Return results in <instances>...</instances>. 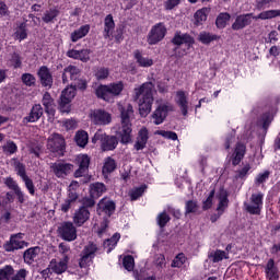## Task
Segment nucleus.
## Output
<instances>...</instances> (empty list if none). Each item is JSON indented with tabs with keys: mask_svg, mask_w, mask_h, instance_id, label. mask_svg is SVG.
I'll list each match as a JSON object with an SVG mask.
<instances>
[{
	"mask_svg": "<svg viewBox=\"0 0 280 280\" xmlns=\"http://www.w3.org/2000/svg\"><path fill=\"white\" fill-rule=\"evenodd\" d=\"M118 110L120 113V128L118 135L120 137V143H130L132 141V119H135V108L132 104H118Z\"/></svg>",
	"mask_w": 280,
	"mask_h": 280,
	"instance_id": "f257e3e1",
	"label": "nucleus"
},
{
	"mask_svg": "<svg viewBox=\"0 0 280 280\" xmlns=\"http://www.w3.org/2000/svg\"><path fill=\"white\" fill-rule=\"evenodd\" d=\"M136 100H139V113L145 117L152 113L154 104V85L152 82H145L140 88L135 89Z\"/></svg>",
	"mask_w": 280,
	"mask_h": 280,
	"instance_id": "f03ea898",
	"label": "nucleus"
},
{
	"mask_svg": "<svg viewBox=\"0 0 280 280\" xmlns=\"http://www.w3.org/2000/svg\"><path fill=\"white\" fill-rule=\"evenodd\" d=\"M97 141L101 142V150H103V152H110L119 145L117 137L108 136L102 130L96 131L92 138V143H97Z\"/></svg>",
	"mask_w": 280,
	"mask_h": 280,
	"instance_id": "7ed1b4c3",
	"label": "nucleus"
},
{
	"mask_svg": "<svg viewBox=\"0 0 280 280\" xmlns=\"http://www.w3.org/2000/svg\"><path fill=\"white\" fill-rule=\"evenodd\" d=\"M170 113H174V105L170 102H161L158 104L155 110L151 115L153 119V124L155 126H161L165 119H167V116Z\"/></svg>",
	"mask_w": 280,
	"mask_h": 280,
	"instance_id": "20e7f679",
	"label": "nucleus"
},
{
	"mask_svg": "<svg viewBox=\"0 0 280 280\" xmlns=\"http://www.w3.org/2000/svg\"><path fill=\"white\" fill-rule=\"evenodd\" d=\"M58 237L65 242H75L78 240V228L71 221L60 223L57 229Z\"/></svg>",
	"mask_w": 280,
	"mask_h": 280,
	"instance_id": "39448f33",
	"label": "nucleus"
},
{
	"mask_svg": "<svg viewBox=\"0 0 280 280\" xmlns=\"http://www.w3.org/2000/svg\"><path fill=\"white\" fill-rule=\"evenodd\" d=\"M30 271L26 269L14 270V267L7 265L0 269V280H26Z\"/></svg>",
	"mask_w": 280,
	"mask_h": 280,
	"instance_id": "423d86ee",
	"label": "nucleus"
},
{
	"mask_svg": "<svg viewBox=\"0 0 280 280\" xmlns=\"http://www.w3.org/2000/svg\"><path fill=\"white\" fill-rule=\"evenodd\" d=\"M264 207V195L261 192L253 194L249 202H244V209L250 215H260Z\"/></svg>",
	"mask_w": 280,
	"mask_h": 280,
	"instance_id": "0eeeda50",
	"label": "nucleus"
},
{
	"mask_svg": "<svg viewBox=\"0 0 280 280\" xmlns=\"http://www.w3.org/2000/svg\"><path fill=\"white\" fill-rule=\"evenodd\" d=\"M75 91L77 88L70 85L61 92L59 102L60 113H71V101L75 97Z\"/></svg>",
	"mask_w": 280,
	"mask_h": 280,
	"instance_id": "6e6552de",
	"label": "nucleus"
},
{
	"mask_svg": "<svg viewBox=\"0 0 280 280\" xmlns=\"http://www.w3.org/2000/svg\"><path fill=\"white\" fill-rule=\"evenodd\" d=\"M50 172L54 173L56 178H67L73 172V164L65 161H57L50 164Z\"/></svg>",
	"mask_w": 280,
	"mask_h": 280,
	"instance_id": "1a4fd4ad",
	"label": "nucleus"
},
{
	"mask_svg": "<svg viewBox=\"0 0 280 280\" xmlns=\"http://www.w3.org/2000/svg\"><path fill=\"white\" fill-rule=\"evenodd\" d=\"M165 34H167V27H165V24H155L148 35L149 45H156L158 43H161V40L165 38Z\"/></svg>",
	"mask_w": 280,
	"mask_h": 280,
	"instance_id": "9d476101",
	"label": "nucleus"
},
{
	"mask_svg": "<svg viewBox=\"0 0 280 280\" xmlns=\"http://www.w3.org/2000/svg\"><path fill=\"white\" fill-rule=\"evenodd\" d=\"M24 235L25 234L23 233L12 234L10 241L3 245L4 250H7V253H12L14 250L25 248V246H27V243L23 241Z\"/></svg>",
	"mask_w": 280,
	"mask_h": 280,
	"instance_id": "9b49d317",
	"label": "nucleus"
},
{
	"mask_svg": "<svg viewBox=\"0 0 280 280\" xmlns=\"http://www.w3.org/2000/svg\"><path fill=\"white\" fill-rule=\"evenodd\" d=\"M47 148L50 150V152H57V154L62 155L65 152V138L60 136L59 133H52L47 141Z\"/></svg>",
	"mask_w": 280,
	"mask_h": 280,
	"instance_id": "f8f14e48",
	"label": "nucleus"
},
{
	"mask_svg": "<svg viewBox=\"0 0 280 280\" xmlns=\"http://www.w3.org/2000/svg\"><path fill=\"white\" fill-rule=\"evenodd\" d=\"M97 252V245L91 243L82 252V257L79 261L80 268H86L93 261V256Z\"/></svg>",
	"mask_w": 280,
	"mask_h": 280,
	"instance_id": "ddd939ff",
	"label": "nucleus"
},
{
	"mask_svg": "<svg viewBox=\"0 0 280 280\" xmlns=\"http://www.w3.org/2000/svg\"><path fill=\"white\" fill-rule=\"evenodd\" d=\"M37 77L42 86L45 89H51L54 86V75L47 66H42L37 71Z\"/></svg>",
	"mask_w": 280,
	"mask_h": 280,
	"instance_id": "4468645a",
	"label": "nucleus"
},
{
	"mask_svg": "<svg viewBox=\"0 0 280 280\" xmlns=\"http://www.w3.org/2000/svg\"><path fill=\"white\" fill-rule=\"evenodd\" d=\"M91 119L96 126H108L113 118L108 112L103 109H96L91 114Z\"/></svg>",
	"mask_w": 280,
	"mask_h": 280,
	"instance_id": "2eb2a0df",
	"label": "nucleus"
},
{
	"mask_svg": "<svg viewBox=\"0 0 280 280\" xmlns=\"http://www.w3.org/2000/svg\"><path fill=\"white\" fill-rule=\"evenodd\" d=\"M90 218L91 211H89V209L84 207H80L73 213V224H75V226H82L83 224H86V222H89Z\"/></svg>",
	"mask_w": 280,
	"mask_h": 280,
	"instance_id": "dca6fc26",
	"label": "nucleus"
},
{
	"mask_svg": "<svg viewBox=\"0 0 280 280\" xmlns=\"http://www.w3.org/2000/svg\"><path fill=\"white\" fill-rule=\"evenodd\" d=\"M43 113H45L43 105H33L28 115L23 118V124H36V121L43 117Z\"/></svg>",
	"mask_w": 280,
	"mask_h": 280,
	"instance_id": "f3484780",
	"label": "nucleus"
},
{
	"mask_svg": "<svg viewBox=\"0 0 280 280\" xmlns=\"http://www.w3.org/2000/svg\"><path fill=\"white\" fill-rule=\"evenodd\" d=\"M148 139H150V132L148 131V128L143 127L138 131L133 149L137 152H139V150H145V145H148Z\"/></svg>",
	"mask_w": 280,
	"mask_h": 280,
	"instance_id": "a211bd4d",
	"label": "nucleus"
},
{
	"mask_svg": "<svg viewBox=\"0 0 280 280\" xmlns=\"http://www.w3.org/2000/svg\"><path fill=\"white\" fill-rule=\"evenodd\" d=\"M175 102L179 107V110H182V115L187 117V114L189 113V100L187 98V93H185V91H177Z\"/></svg>",
	"mask_w": 280,
	"mask_h": 280,
	"instance_id": "6ab92c4d",
	"label": "nucleus"
},
{
	"mask_svg": "<svg viewBox=\"0 0 280 280\" xmlns=\"http://www.w3.org/2000/svg\"><path fill=\"white\" fill-rule=\"evenodd\" d=\"M253 19H255V16H253V13L238 15L235 22L232 24V30L238 31L244 30V27H248V25L253 23Z\"/></svg>",
	"mask_w": 280,
	"mask_h": 280,
	"instance_id": "aec40b11",
	"label": "nucleus"
},
{
	"mask_svg": "<svg viewBox=\"0 0 280 280\" xmlns=\"http://www.w3.org/2000/svg\"><path fill=\"white\" fill-rule=\"evenodd\" d=\"M4 184L7 185V187H9L12 191H14L19 202L21 205H23V202H25V194L23 192V190H21V187L19 186V184L14 180V178L12 177H7L4 180Z\"/></svg>",
	"mask_w": 280,
	"mask_h": 280,
	"instance_id": "412c9836",
	"label": "nucleus"
},
{
	"mask_svg": "<svg viewBox=\"0 0 280 280\" xmlns=\"http://www.w3.org/2000/svg\"><path fill=\"white\" fill-rule=\"evenodd\" d=\"M82 71L80 70V68L75 67V66H68L67 68L63 69V73H62V82L63 84H67V82H69L70 80H78L81 75Z\"/></svg>",
	"mask_w": 280,
	"mask_h": 280,
	"instance_id": "4be33fe9",
	"label": "nucleus"
},
{
	"mask_svg": "<svg viewBox=\"0 0 280 280\" xmlns=\"http://www.w3.org/2000/svg\"><path fill=\"white\" fill-rule=\"evenodd\" d=\"M42 104L47 115H50L51 117L56 115V103L54 102V98L51 97V94H49V92L44 93Z\"/></svg>",
	"mask_w": 280,
	"mask_h": 280,
	"instance_id": "5701e85b",
	"label": "nucleus"
},
{
	"mask_svg": "<svg viewBox=\"0 0 280 280\" xmlns=\"http://www.w3.org/2000/svg\"><path fill=\"white\" fill-rule=\"evenodd\" d=\"M173 45H177V47H180V45H187L188 47H191L194 45L195 40L194 37L189 34H182V33H175L173 39Z\"/></svg>",
	"mask_w": 280,
	"mask_h": 280,
	"instance_id": "b1692460",
	"label": "nucleus"
},
{
	"mask_svg": "<svg viewBox=\"0 0 280 280\" xmlns=\"http://www.w3.org/2000/svg\"><path fill=\"white\" fill-rule=\"evenodd\" d=\"M69 264V256H63L62 260L59 262L56 261V259H52L50 261L49 268L52 270V272H56V275H62L67 270V265Z\"/></svg>",
	"mask_w": 280,
	"mask_h": 280,
	"instance_id": "393cba45",
	"label": "nucleus"
},
{
	"mask_svg": "<svg viewBox=\"0 0 280 280\" xmlns=\"http://www.w3.org/2000/svg\"><path fill=\"white\" fill-rule=\"evenodd\" d=\"M113 32H115V20L113 19V14H108L104 20V38H110V36H113Z\"/></svg>",
	"mask_w": 280,
	"mask_h": 280,
	"instance_id": "a878e982",
	"label": "nucleus"
},
{
	"mask_svg": "<svg viewBox=\"0 0 280 280\" xmlns=\"http://www.w3.org/2000/svg\"><path fill=\"white\" fill-rule=\"evenodd\" d=\"M58 16H60V9L59 8H50L49 10H46L42 16V21L44 23H54Z\"/></svg>",
	"mask_w": 280,
	"mask_h": 280,
	"instance_id": "bb28decb",
	"label": "nucleus"
},
{
	"mask_svg": "<svg viewBox=\"0 0 280 280\" xmlns=\"http://www.w3.org/2000/svg\"><path fill=\"white\" fill-rule=\"evenodd\" d=\"M244 154H246V145H244L242 142H238L233 153L234 158L232 160V165H240V163H242V159H244Z\"/></svg>",
	"mask_w": 280,
	"mask_h": 280,
	"instance_id": "cd10ccee",
	"label": "nucleus"
},
{
	"mask_svg": "<svg viewBox=\"0 0 280 280\" xmlns=\"http://www.w3.org/2000/svg\"><path fill=\"white\" fill-rule=\"evenodd\" d=\"M79 188H80V183H78L77 180H72L68 187V197L66 200L72 203L75 202L78 198H80V195H78Z\"/></svg>",
	"mask_w": 280,
	"mask_h": 280,
	"instance_id": "c85d7f7f",
	"label": "nucleus"
},
{
	"mask_svg": "<svg viewBox=\"0 0 280 280\" xmlns=\"http://www.w3.org/2000/svg\"><path fill=\"white\" fill-rule=\"evenodd\" d=\"M115 170H117V162H115V159L110 156L106 158L103 165V175L105 178H108V175L113 174Z\"/></svg>",
	"mask_w": 280,
	"mask_h": 280,
	"instance_id": "c756f323",
	"label": "nucleus"
},
{
	"mask_svg": "<svg viewBox=\"0 0 280 280\" xmlns=\"http://www.w3.org/2000/svg\"><path fill=\"white\" fill-rule=\"evenodd\" d=\"M91 31V26L89 24L81 26L80 28L75 30L71 33L70 38L72 43H78L81 38H84L86 34Z\"/></svg>",
	"mask_w": 280,
	"mask_h": 280,
	"instance_id": "7c9ffc66",
	"label": "nucleus"
},
{
	"mask_svg": "<svg viewBox=\"0 0 280 280\" xmlns=\"http://www.w3.org/2000/svg\"><path fill=\"white\" fill-rule=\"evenodd\" d=\"M40 254V247H31L24 252L25 264H34V259Z\"/></svg>",
	"mask_w": 280,
	"mask_h": 280,
	"instance_id": "2f4dec72",
	"label": "nucleus"
},
{
	"mask_svg": "<svg viewBox=\"0 0 280 280\" xmlns=\"http://www.w3.org/2000/svg\"><path fill=\"white\" fill-rule=\"evenodd\" d=\"M90 194L92 198H100L103 194H106V185L103 183H94L91 185Z\"/></svg>",
	"mask_w": 280,
	"mask_h": 280,
	"instance_id": "473e14b6",
	"label": "nucleus"
},
{
	"mask_svg": "<svg viewBox=\"0 0 280 280\" xmlns=\"http://www.w3.org/2000/svg\"><path fill=\"white\" fill-rule=\"evenodd\" d=\"M266 272H267V278L269 280H279V273H278L277 267H275L273 259L268 260Z\"/></svg>",
	"mask_w": 280,
	"mask_h": 280,
	"instance_id": "72a5a7b5",
	"label": "nucleus"
},
{
	"mask_svg": "<svg viewBox=\"0 0 280 280\" xmlns=\"http://www.w3.org/2000/svg\"><path fill=\"white\" fill-rule=\"evenodd\" d=\"M135 58L139 65V67H152V65H154V60H152L151 58L148 57H143V55H141V51L136 50L135 51Z\"/></svg>",
	"mask_w": 280,
	"mask_h": 280,
	"instance_id": "f704fd0d",
	"label": "nucleus"
},
{
	"mask_svg": "<svg viewBox=\"0 0 280 280\" xmlns=\"http://www.w3.org/2000/svg\"><path fill=\"white\" fill-rule=\"evenodd\" d=\"M95 95L105 102H110L113 100L110 92L108 91V85H100L96 88Z\"/></svg>",
	"mask_w": 280,
	"mask_h": 280,
	"instance_id": "c9c22d12",
	"label": "nucleus"
},
{
	"mask_svg": "<svg viewBox=\"0 0 280 280\" xmlns=\"http://www.w3.org/2000/svg\"><path fill=\"white\" fill-rule=\"evenodd\" d=\"M277 16H280V10H268L259 13L257 16H254L255 21H268V19H277Z\"/></svg>",
	"mask_w": 280,
	"mask_h": 280,
	"instance_id": "e433bc0d",
	"label": "nucleus"
},
{
	"mask_svg": "<svg viewBox=\"0 0 280 280\" xmlns=\"http://www.w3.org/2000/svg\"><path fill=\"white\" fill-rule=\"evenodd\" d=\"M210 9L208 8H202L200 10H198L195 15V25H202V23H205V21H207V15L209 14Z\"/></svg>",
	"mask_w": 280,
	"mask_h": 280,
	"instance_id": "4c0bfd02",
	"label": "nucleus"
},
{
	"mask_svg": "<svg viewBox=\"0 0 280 280\" xmlns=\"http://www.w3.org/2000/svg\"><path fill=\"white\" fill-rule=\"evenodd\" d=\"M75 143L79 148H85L86 143H89V133L86 131L81 130L75 133Z\"/></svg>",
	"mask_w": 280,
	"mask_h": 280,
	"instance_id": "58836bf2",
	"label": "nucleus"
},
{
	"mask_svg": "<svg viewBox=\"0 0 280 280\" xmlns=\"http://www.w3.org/2000/svg\"><path fill=\"white\" fill-rule=\"evenodd\" d=\"M121 234L115 233L110 238L106 240L103 244L104 248H107V253H110L115 246H117V242H119Z\"/></svg>",
	"mask_w": 280,
	"mask_h": 280,
	"instance_id": "ea45409f",
	"label": "nucleus"
},
{
	"mask_svg": "<svg viewBox=\"0 0 280 280\" xmlns=\"http://www.w3.org/2000/svg\"><path fill=\"white\" fill-rule=\"evenodd\" d=\"M107 91H109L110 97L120 95L121 91H124V83L121 82L110 83L107 85Z\"/></svg>",
	"mask_w": 280,
	"mask_h": 280,
	"instance_id": "a19ab883",
	"label": "nucleus"
},
{
	"mask_svg": "<svg viewBox=\"0 0 280 280\" xmlns=\"http://www.w3.org/2000/svg\"><path fill=\"white\" fill-rule=\"evenodd\" d=\"M217 198L219 200V206L217 208V211H221V213H222L224 211V209H226V207H229V197H226L225 191H221L217 196Z\"/></svg>",
	"mask_w": 280,
	"mask_h": 280,
	"instance_id": "79ce46f5",
	"label": "nucleus"
},
{
	"mask_svg": "<svg viewBox=\"0 0 280 280\" xmlns=\"http://www.w3.org/2000/svg\"><path fill=\"white\" fill-rule=\"evenodd\" d=\"M98 207H100V209H103V211H105V213H108V215H110V213H113V211H115V201L102 199L98 203Z\"/></svg>",
	"mask_w": 280,
	"mask_h": 280,
	"instance_id": "37998d69",
	"label": "nucleus"
},
{
	"mask_svg": "<svg viewBox=\"0 0 280 280\" xmlns=\"http://www.w3.org/2000/svg\"><path fill=\"white\" fill-rule=\"evenodd\" d=\"M208 257L213 261V264H218L219 261H222V259H229V256H226V252L220 249L210 253Z\"/></svg>",
	"mask_w": 280,
	"mask_h": 280,
	"instance_id": "c03bdc74",
	"label": "nucleus"
},
{
	"mask_svg": "<svg viewBox=\"0 0 280 280\" xmlns=\"http://www.w3.org/2000/svg\"><path fill=\"white\" fill-rule=\"evenodd\" d=\"M231 20V15L229 13H221L218 15L215 25L219 30H224L226 27V22Z\"/></svg>",
	"mask_w": 280,
	"mask_h": 280,
	"instance_id": "a18cd8bd",
	"label": "nucleus"
},
{
	"mask_svg": "<svg viewBox=\"0 0 280 280\" xmlns=\"http://www.w3.org/2000/svg\"><path fill=\"white\" fill-rule=\"evenodd\" d=\"M199 40L203 45H209V43H213V40H218V35H213L211 33L202 32L199 34Z\"/></svg>",
	"mask_w": 280,
	"mask_h": 280,
	"instance_id": "49530a36",
	"label": "nucleus"
},
{
	"mask_svg": "<svg viewBox=\"0 0 280 280\" xmlns=\"http://www.w3.org/2000/svg\"><path fill=\"white\" fill-rule=\"evenodd\" d=\"M21 81L25 86H36V77L32 73H23L21 75Z\"/></svg>",
	"mask_w": 280,
	"mask_h": 280,
	"instance_id": "de8ad7c7",
	"label": "nucleus"
},
{
	"mask_svg": "<svg viewBox=\"0 0 280 280\" xmlns=\"http://www.w3.org/2000/svg\"><path fill=\"white\" fill-rule=\"evenodd\" d=\"M77 163L79 167L89 170V165H91V158H89L86 154H80L77 156Z\"/></svg>",
	"mask_w": 280,
	"mask_h": 280,
	"instance_id": "09e8293b",
	"label": "nucleus"
},
{
	"mask_svg": "<svg viewBox=\"0 0 280 280\" xmlns=\"http://www.w3.org/2000/svg\"><path fill=\"white\" fill-rule=\"evenodd\" d=\"M14 167L18 176L20 178H26L27 177V171H25V164L19 162L18 160H14Z\"/></svg>",
	"mask_w": 280,
	"mask_h": 280,
	"instance_id": "8fccbe9b",
	"label": "nucleus"
},
{
	"mask_svg": "<svg viewBox=\"0 0 280 280\" xmlns=\"http://www.w3.org/2000/svg\"><path fill=\"white\" fill-rule=\"evenodd\" d=\"M94 75L96 80H106V78L110 75V71L108 70V68L101 67L95 70Z\"/></svg>",
	"mask_w": 280,
	"mask_h": 280,
	"instance_id": "3c124183",
	"label": "nucleus"
},
{
	"mask_svg": "<svg viewBox=\"0 0 280 280\" xmlns=\"http://www.w3.org/2000/svg\"><path fill=\"white\" fill-rule=\"evenodd\" d=\"M10 62L12 67H14L15 69H21V67H23V59L21 58V55H19L18 52H13L11 55Z\"/></svg>",
	"mask_w": 280,
	"mask_h": 280,
	"instance_id": "603ef678",
	"label": "nucleus"
},
{
	"mask_svg": "<svg viewBox=\"0 0 280 280\" xmlns=\"http://www.w3.org/2000/svg\"><path fill=\"white\" fill-rule=\"evenodd\" d=\"M28 194H31V196H34V194H36V186H34V180H32V178H30V176H26L24 178H22Z\"/></svg>",
	"mask_w": 280,
	"mask_h": 280,
	"instance_id": "864d4df0",
	"label": "nucleus"
},
{
	"mask_svg": "<svg viewBox=\"0 0 280 280\" xmlns=\"http://www.w3.org/2000/svg\"><path fill=\"white\" fill-rule=\"evenodd\" d=\"M4 154H15V152L19 150V147H16V143L14 141H8L3 147Z\"/></svg>",
	"mask_w": 280,
	"mask_h": 280,
	"instance_id": "5fc2aeb1",
	"label": "nucleus"
},
{
	"mask_svg": "<svg viewBox=\"0 0 280 280\" xmlns=\"http://www.w3.org/2000/svg\"><path fill=\"white\" fill-rule=\"evenodd\" d=\"M156 220H158V224H159L160 229H163V228H165L167 222H170L171 218H170V214L164 211L158 215Z\"/></svg>",
	"mask_w": 280,
	"mask_h": 280,
	"instance_id": "6e6d98bb",
	"label": "nucleus"
},
{
	"mask_svg": "<svg viewBox=\"0 0 280 280\" xmlns=\"http://www.w3.org/2000/svg\"><path fill=\"white\" fill-rule=\"evenodd\" d=\"M122 265L128 272H132V270H135V258L132 256H126L122 260Z\"/></svg>",
	"mask_w": 280,
	"mask_h": 280,
	"instance_id": "4d7b16f0",
	"label": "nucleus"
},
{
	"mask_svg": "<svg viewBox=\"0 0 280 280\" xmlns=\"http://www.w3.org/2000/svg\"><path fill=\"white\" fill-rule=\"evenodd\" d=\"M186 260L185 254H178L172 261V268H180Z\"/></svg>",
	"mask_w": 280,
	"mask_h": 280,
	"instance_id": "13d9d810",
	"label": "nucleus"
},
{
	"mask_svg": "<svg viewBox=\"0 0 280 280\" xmlns=\"http://www.w3.org/2000/svg\"><path fill=\"white\" fill-rule=\"evenodd\" d=\"M91 49L79 50V60H81V62H89V60H91Z\"/></svg>",
	"mask_w": 280,
	"mask_h": 280,
	"instance_id": "bf43d9fd",
	"label": "nucleus"
},
{
	"mask_svg": "<svg viewBox=\"0 0 280 280\" xmlns=\"http://www.w3.org/2000/svg\"><path fill=\"white\" fill-rule=\"evenodd\" d=\"M84 207V209H93V207H95V197L91 196V197H85L82 200V206Z\"/></svg>",
	"mask_w": 280,
	"mask_h": 280,
	"instance_id": "052dcab7",
	"label": "nucleus"
},
{
	"mask_svg": "<svg viewBox=\"0 0 280 280\" xmlns=\"http://www.w3.org/2000/svg\"><path fill=\"white\" fill-rule=\"evenodd\" d=\"M215 196V190H211L209 197L203 201L202 209L207 211V209H211L213 205V197Z\"/></svg>",
	"mask_w": 280,
	"mask_h": 280,
	"instance_id": "680f3d73",
	"label": "nucleus"
},
{
	"mask_svg": "<svg viewBox=\"0 0 280 280\" xmlns=\"http://www.w3.org/2000/svg\"><path fill=\"white\" fill-rule=\"evenodd\" d=\"M158 133L161 135V137H164V139H171L172 141H178V135H176V132H174V131L161 130Z\"/></svg>",
	"mask_w": 280,
	"mask_h": 280,
	"instance_id": "e2e57ef3",
	"label": "nucleus"
},
{
	"mask_svg": "<svg viewBox=\"0 0 280 280\" xmlns=\"http://www.w3.org/2000/svg\"><path fill=\"white\" fill-rule=\"evenodd\" d=\"M198 211V202L189 200L186 202V213H196Z\"/></svg>",
	"mask_w": 280,
	"mask_h": 280,
	"instance_id": "0e129e2a",
	"label": "nucleus"
},
{
	"mask_svg": "<svg viewBox=\"0 0 280 280\" xmlns=\"http://www.w3.org/2000/svg\"><path fill=\"white\" fill-rule=\"evenodd\" d=\"M143 191H145L143 187L135 188L130 191V199L137 200L138 198H141L143 196Z\"/></svg>",
	"mask_w": 280,
	"mask_h": 280,
	"instance_id": "69168bd1",
	"label": "nucleus"
},
{
	"mask_svg": "<svg viewBox=\"0 0 280 280\" xmlns=\"http://www.w3.org/2000/svg\"><path fill=\"white\" fill-rule=\"evenodd\" d=\"M66 130H75L78 128V122L74 119H66L62 122Z\"/></svg>",
	"mask_w": 280,
	"mask_h": 280,
	"instance_id": "338daca9",
	"label": "nucleus"
},
{
	"mask_svg": "<svg viewBox=\"0 0 280 280\" xmlns=\"http://www.w3.org/2000/svg\"><path fill=\"white\" fill-rule=\"evenodd\" d=\"M15 36L19 38V40H25V38H27V30H25L23 25L20 26L15 32Z\"/></svg>",
	"mask_w": 280,
	"mask_h": 280,
	"instance_id": "774afa93",
	"label": "nucleus"
}]
</instances>
